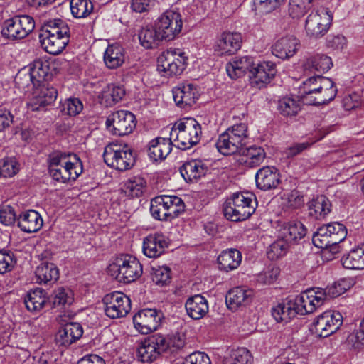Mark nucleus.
I'll return each instance as SVG.
<instances>
[{"mask_svg": "<svg viewBox=\"0 0 364 364\" xmlns=\"http://www.w3.org/2000/svg\"><path fill=\"white\" fill-rule=\"evenodd\" d=\"M39 39L44 50L52 55L60 54L70 41V28L66 23L60 19L46 22L42 26Z\"/></svg>", "mask_w": 364, "mask_h": 364, "instance_id": "f03ea898", "label": "nucleus"}, {"mask_svg": "<svg viewBox=\"0 0 364 364\" xmlns=\"http://www.w3.org/2000/svg\"><path fill=\"white\" fill-rule=\"evenodd\" d=\"M146 181L141 177H133L125 183L126 192L132 197H139L146 187Z\"/></svg>", "mask_w": 364, "mask_h": 364, "instance_id": "4d7b16f0", "label": "nucleus"}, {"mask_svg": "<svg viewBox=\"0 0 364 364\" xmlns=\"http://www.w3.org/2000/svg\"><path fill=\"white\" fill-rule=\"evenodd\" d=\"M47 301L48 297L46 291L36 288L28 292L24 302L28 311H39L46 304Z\"/></svg>", "mask_w": 364, "mask_h": 364, "instance_id": "4c0bfd02", "label": "nucleus"}, {"mask_svg": "<svg viewBox=\"0 0 364 364\" xmlns=\"http://www.w3.org/2000/svg\"><path fill=\"white\" fill-rule=\"evenodd\" d=\"M34 28L35 22L31 16H16L4 22L1 33L9 40H19L28 36Z\"/></svg>", "mask_w": 364, "mask_h": 364, "instance_id": "9d476101", "label": "nucleus"}, {"mask_svg": "<svg viewBox=\"0 0 364 364\" xmlns=\"http://www.w3.org/2000/svg\"><path fill=\"white\" fill-rule=\"evenodd\" d=\"M331 206L329 200L325 196H318L309 202V215L317 220L323 219L330 213Z\"/></svg>", "mask_w": 364, "mask_h": 364, "instance_id": "58836bf2", "label": "nucleus"}, {"mask_svg": "<svg viewBox=\"0 0 364 364\" xmlns=\"http://www.w3.org/2000/svg\"><path fill=\"white\" fill-rule=\"evenodd\" d=\"M70 10L75 18H85L93 11V4L90 0H71Z\"/></svg>", "mask_w": 364, "mask_h": 364, "instance_id": "8fccbe9b", "label": "nucleus"}, {"mask_svg": "<svg viewBox=\"0 0 364 364\" xmlns=\"http://www.w3.org/2000/svg\"><path fill=\"white\" fill-rule=\"evenodd\" d=\"M301 107L298 100L291 97H284L279 102L278 109L285 117H293L298 114Z\"/></svg>", "mask_w": 364, "mask_h": 364, "instance_id": "3c124183", "label": "nucleus"}, {"mask_svg": "<svg viewBox=\"0 0 364 364\" xmlns=\"http://www.w3.org/2000/svg\"><path fill=\"white\" fill-rule=\"evenodd\" d=\"M167 349L166 338L159 334L153 335L145 339L138 348V360L144 363H151Z\"/></svg>", "mask_w": 364, "mask_h": 364, "instance_id": "2eb2a0df", "label": "nucleus"}, {"mask_svg": "<svg viewBox=\"0 0 364 364\" xmlns=\"http://www.w3.org/2000/svg\"><path fill=\"white\" fill-rule=\"evenodd\" d=\"M14 82L18 89L25 90L31 85L34 86V78L29 70L22 69L16 74Z\"/></svg>", "mask_w": 364, "mask_h": 364, "instance_id": "680f3d73", "label": "nucleus"}, {"mask_svg": "<svg viewBox=\"0 0 364 364\" xmlns=\"http://www.w3.org/2000/svg\"><path fill=\"white\" fill-rule=\"evenodd\" d=\"M102 302L105 314L111 318L124 317L131 310L130 299L119 291L106 294Z\"/></svg>", "mask_w": 364, "mask_h": 364, "instance_id": "ddd939ff", "label": "nucleus"}, {"mask_svg": "<svg viewBox=\"0 0 364 364\" xmlns=\"http://www.w3.org/2000/svg\"><path fill=\"white\" fill-rule=\"evenodd\" d=\"M36 282L39 284L53 283L59 278V271L53 263L43 262L35 271Z\"/></svg>", "mask_w": 364, "mask_h": 364, "instance_id": "c9c22d12", "label": "nucleus"}, {"mask_svg": "<svg viewBox=\"0 0 364 364\" xmlns=\"http://www.w3.org/2000/svg\"><path fill=\"white\" fill-rule=\"evenodd\" d=\"M279 274V269L277 267H269L265 271L257 276V282L266 285L273 284Z\"/></svg>", "mask_w": 364, "mask_h": 364, "instance_id": "0e129e2a", "label": "nucleus"}, {"mask_svg": "<svg viewBox=\"0 0 364 364\" xmlns=\"http://www.w3.org/2000/svg\"><path fill=\"white\" fill-rule=\"evenodd\" d=\"M299 41L294 36H287L279 39L272 47V53L277 58L287 59L292 57L298 50Z\"/></svg>", "mask_w": 364, "mask_h": 364, "instance_id": "a878e982", "label": "nucleus"}, {"mask_svg": "<svg viewBox=\"0 0 364 364\" xmlns=\"http://www.w3.org/2000/svg\"><path fill=\"white\" fill-rule=\"evenodd\" d=\"M343 323V316L338 311H328L318 316L313 323L315 333L326 338L335 333Z\"/></svg>", "mask_w": 364, "mask_h": 364, "instance_id": "f3484780", "label": "nucleus"}, {"mask_svg": "<svg viewBox=\"0 0 364 364\" xmlns=\"http://www.w3.org/2000/svg\"><path fill=\"white\" fill-rule=\"evenodd\" d=\"M154 25L161 38L166 41L173 40L183 27L181 15L172 10L166 11L155 21Z\"/></svg>", "mask_w": 364, "mask_h": 364, "instance_id": "9b49d317", "label": "nucleus"}, {"mask_svg": "<svg viewBox=\"0 0 364 364\" xmlns=\"http://www.w3.org/2000/svg\"><path fill=\"white\" fill-rule=\"evenodd\" d=\"M247 126L240 123L229 127L221 134L215 144L217 149L223 155L240 153L247 143Z\"/></svg>", "mask_w": 364, "mask_h": 364, "instance_id": "39448f33", "label": "nucleus"}, {"mask_svg": "<svg viewBox=\"0 0 364 364\" xmlns=\"http://www.w3.org/2000/svg\"><path fill=\"white\" fill-rule=\"evenodd\" d=\"M289 247V245L282 237H279L270 245L267 256L270 260H276L287 253Z\"/></svg>", "mask_w": 364, "mask_h": 364, "instance_id": "5fc2aeb1", "label": "nucleus"}, {"mask_svg": "<svg viewBox=\"0 0 364 364\" xmlns=\"http://www.w3.org/2000/svg\"><path fill=\"white\" fill-rule=\"evenodd\" d=\"M241 44L240 33L224 32L216 42L215 51L219 55H233L241 48Z\"/></svg>", "mask_w": 364, "mask_h": 364, "instance_id": "6ab92c4d", "label": "nucleus"}, {"mask_svg": "<svg viewBox=\"0 0 364 364\" xmlns=\"http://www.w3.org/2000/svg\"><path fill=\"white\" fill-rule=\"evenodd\" d=\"M256 198L249 193H235L224 204L225 217L231 221H243L255 211Z\"/></svg>", "mask_w": 364, "mask_h": 364, "instance_id": "20e7f679", "label": "nucleus"}, {"mask_svg": "<svg viewBox=\"0 0 364 364\" xmlns=\"http://www.w3.org/2000/svg\"><path fill=\"white\" fill-rule=\"evenodd\" d=\"M256 186L263 191L276 188L280 183L279 173L274 166H264L255 175Z\"/></svg>", "mask_w": 364, "mask_h": 364, "instance_id": "4be33fe9", "label": "nucleus"}, {"mask_svg": "<svg viewBox=\"0 0 364 364\" xmlns=\"http://www.w3.org/2000/svg\"><path fill=\"white\" fill-rule=\"evenodd\" d=\"M14 114L9 105L0 108V132L9 129L14 123Z\"/></svg>", "mask_w": 364, "mask_h": 364, "instance_id": "e2e57ef3", "label": "nucleus"}, {"mask_svg": "<svg viewBox=\"0 0 364 364\" xmlns=\"http://www.w3.org/2000/svg\"><path fill=\"white\" fill-rule=\"evenodd\" d=\"M168 242L161 234H151L144 239L143 252L150 258H155L160 256L165 248L168 247Z\"/></svg>", "mask_w": 364, "mask_h": 364, "instance_id": "b1692460", "label": "nucleus"}, {"mask_svg": "<svg viewBox=\"0 0 364 364\" xmlns=\"http://www.w3.org/2000/svg\"><path fill=\"white\" fill-rule=\"evenodd\" d=\"M304 204V197L298 191H291L287 195L286 204L287 207L292 209H298L302 207Z\"/></svg>", "mask_w": 364, "mask_h": 364, "instance_id": "338daca9", "label": "nucleus"}, {"mask_svg": "<svg viewBox=\"0 0 364 364\" xmlns=\"http://www.w3.org/2000/svg\"><path fill=\"white\" fill-rule=\"evenodd\" d=\"M173 97L177 106L187 109L196 103L198 92L193 84H180L173 89Z\"/></svg>", "mask_w": 364, "mask_h": 364, "instance_id": "aec40b11", "label": "nucleus"}, {"mask_svg": "<svg viewBox=\"0 0 364 364\" xmlns=\"http://www.w3.org/2000/svg\"><path fill=\"white\" fill-rule=\"evenodd\" d=\"M332 65L333 63L330 57L323 54H317L306 60L304 64V68L305 70L324 73L328 71Z\"/></svg>", "mask_w": 364, "mask_h": 364, "instance_id": "37998d69", "label": "nucleus"}, {"mask_svg": "<svg viewBox=\"0 0 364 364\" xmlns=\"http://www.w3.org/2000/svg\"><path fill=\"white\" fill-rule=\"evenodd\" d=\"M329 25V19L325 14L321 16L318 12L311 13L306 20L305 30L310 38H318L327 33Z\"/></svg>", "mask_w": 364, "mask_h": 364, "instance_id": "412c9836", "label": "nucleus"}, {"mask_svg": "<svg viewBox=\"0 0 364 364\" xmlns=\"http://www.w3.org/2000/svg\"><path fill=\"white\" fill-rule=\"evenodd\" d=\"M162 313L156 309H144L133 316L135 328L141 334L156 331L161 323Z\"/></svg>", "mask_w": 364, "mask_h": 364, "instance_id": "dca6fc26", "label": "nucleus"}, {"mask_svg": "<svg viewBox=\"0 0 364 364\" xmlns=\"http://www.w3.org/2000/svg\"><path fill=\"white\" fill-rule=\"evenodd\" d=\"M187 314L193 319H200L208 312L206 299L200 294L189 297L185 304Z\"/></svg>", "mask_w": 364, "mask_h": 364, "instance_id": "c756f323", "label": "nucleus"}, {"mask_svg": "<svg viewBox=\"0 0 364 364\" xmlns=\"http://www.w3.org/2000/svg\"><path fill=\"white\" fill-rule=\"evenodd\" d=\"M306 234V228L300 221H291L283 225L279 230V237H282L289 245L301 240Z\"/></svg>", "mask_w": 364, "mask_h": 364, "instance_id": "2f4dec72", "label": "nucleus"}, {"mask_svg": "<svg viewBox=\"0 0 364 364\" xmlns=\"http://www.w3.org/2000/svg\"><path fill=\"white\" fill-rule=\"evenodd\" d=\"M18 171L16 161L13 159H4L0 165V175L11 177Z\"/></svg>", "mask_w": 364, "mask_h": 364, "instance_id": "69168bd1", "label": "nucleus"}, {"mask_svg": "<svg viewBox=\"0 0 364 364\" xmlns=\"http://www.w3.org/2000/svg\"><path fill=\"white\" fill-rule=\"evenodd\" d=\"M291 304V301L289 299L287 304H279L272 308V315L277 322L288 323L296 316V311Z\"/></svg>", "mask_w": 364, "mask_h": 364, "instance_id": "49530a36", "label": "nucleus"}, {"mask_svg": "<svg viewBox=\"0 0 364 364\" xmlns=\"http://www.w3.org/2000/svg\"><path fill=\"white\" fill-rule=\"evenodd\" d=\"M251 293L250 290H247L240 287L230 290L226 296L228 306L235 311L238 307L246 305L250 301Z\"/></svg>", "mask_w": 364, "mask_h": 364, "instance_id": "e433bc0d", "label": "nucleus"}, {"mask_svg": "<svg viewBox=\"0 0 364 364\" xmlns=\"http://www.w3.org/2000/svg\"><path fill=\"white\" fill-rule=\"evenodd\" d=\"M139 39L143 47L146 49L153 48L159 45L163 38L159 35L155 25L153 27L143 28L139 33Z\"/></svg>", "mask_w": 364, "mask_h": 364, "instance_id": "a18cd8bd", "label": "nucleus"}, {"mask_svg": "<svg viewBox=\"0 0 364 364\" xmlns=\"http://www.w3.org/2000/svg\"><path fill=\"white\" fill-rule=\"evenodd\" d=\"M253 357L245 348H239L231 351L226 364H252Z\"/></svg>", "mask_w": 364, "mask_h": 364, "instance_id": "603ef678", "label": "nucleus"}, {"mask_svg": "<svg viewBox=\"0 0 364 364\" xmlns=\"http://www.w3.org/2000/svg\"><path fill=\"white\" fill-rule=\"evenodd\" d=\"M62 107L63 112L69 116H76L79 114L83 109V105L78 98L67 99L62 105Z\"/></svg>", "mask_w": 364, "mask_h": 364, "instance_id": "052dcab7", "label": "nucleus"}, {"mask_svg": "<svg viewBox=\"0 0 364 364\" xmlns=\"http://www.w3.org/2000/svg\"><path fill=\"white\" fill-rule=\"evenodd\" d=\"M109 269L111 272H117L116 279L124 284L136 281L143 273L142 265L139 261L130 255H122L117 257Z\"/></svg>", "mask_w": 364, "mask_h": 364, "instance_id": "1a4fd4ad", "label": "nucleus"}, {"mask_svg": "<svg viewBox=\"0 0 364 364\" xmlns=\"http://www.w3.org/2000/svg\"><path fill=\"white\" fill-rule=\"evenodd\" d=\"M200 124L194 118H183L176 122L171 130L170 136L175 146L187 150L198 144L201 139Z\"/></svg>", "mask_w": 364, "mask_h": 364, "instance_id": "7ed1b4c3", "label": "nucleus"}, {"mask_svg": "<svg viewBox=\"0 0 364 364\" xmlns=\"http://www.w3.org/2000/svg\"><path fill=\"white\" fill-rule=\"evenodd\" d=\"M48 171L56 181H75L82 172V164L75 154L55 151L48 156Z\"/></svg>", "mask_w": 364, "mask_h": 364, "instance_id": "f257e3e1", "label": "nucleus"}, {"mask_svg": "<svg viewBox=\"0 0 364 364\" xmlns=\"http://www.w3.org/2000/svg\"><path fill=\"white\" fill-rule=\"evenodd\" d=\"M183 364H211V362L207 354L198 351L189 355Z\"/></svg>", "mask_w": 364, "mask_h": 364, "instance_id": "774afa93", "label": "nucleus"}, {"mask_svg": "<svg viewBox=\"0 0 364 364\" xmlns=\"http://www.w3.org/2000/svg\"><path fill=\"white\" fill-rule=\"evenodd\" d=\"M29 70L34 78V86L38 85L43 81L50 80L52 73L50 71V65L48 61L36 60L31 65Z\"/></svg>", "mask_w": 364, "mask_h": 364, "instance_id": "a19ab883", "label": "nucleus"}, {"mask_svg": "<svg viewBox=\"0 0 364 364\" xmlns=\"http://www.w3.org/2000/svg\"><path fill=\"white\" fill-rule=\"evenodd\" d=\"M103 159L108 166L121 171L130 169L135 163L133 150L127 144L114 142L105 147Z\"/></svg>", "mask_w": 364, "mask_h": 364, "instance_id": "0eeeda50", "label": "nucleus"}, {"mask_svg": "<svg viewBox=\"0 0 364 364\" xmlns=\"http://www.w3.org/2000/svg\"><path fill=\"white\" fill-rule=\"evenodd\" d=\"M184 203L176 196H159L151 201L150 212L159 220L171 221L184 211Z\"/></svg>", "mask_w": 364, "mask_h": 364, "instance_id": "423d86ee", "label": "nucleus"}, {"mask_svg": "<svg viewBox=\"0 0 364 364\" xmlns=\"http://www.w3.org/2000/svg\"><path fill=\"white\" fill-rule=\"evenodd\" d=\"M321 85H322V88L319 89L316 93L314 94L312 99L308 100L309 105H323L328 103L335 98L337 94V88L331 79H321Z\"/></svg>", "mask_w": 364, "mask_h": 364, "instance_id": "c85d7f7f", "label": "nucleus"}, {"mask_svg": "<svg viewBox=\"0 0 364 364\" xmlns=\"http://www.w3.org/2000/svg\"><path fill=\"white\" fill-rule=\"evenodd\" d=\"M16 259L12 252L0 250V274L10 272L14 267Z\"/></svg>", "mask_w": 364, "mask_h": 364, "instance_id": "bf43d9fd", "label": "nucleus"}, {"mask_svg": "<svg viewBox=\"0 0 364 364\" xmlns=\"http://www.w3.org/2000/svg\"><path fill=\"white\" fill-rule=\"evenodd\" d=\"M172 145L173 140L171 137H157L149 142L148 155L154 161L164 159L171 151Z\"/></svg>", "mask_w": 364, "mask_h": 364, "instance_id": "cd10ccee", "label": "nucleus"}, {"mask_svg": "<svg viewBox=\"0 0 364 364\" xmlns=\"http://www.w3.org/2000/svg\"><path fill=\"white\" fill-rule=\"evenodd\" d=\"M314 245L320 249H330L331 252H336L333 242H332L331 235L328 232V228L323 226L319 228L314 234L312 237Z\"/></svg>", "mask_w": 364, "mask_h": 364, "instance_id": "de8ad7c7", "label": "nucleus"}, {"mask_svg": "<svg viewBox=\"0 0 364 364\" xmlns=\"http://www.w3.org/2000/svg\"><path fill=\"white\" fill-rule=\"evenodd\" d=\"M151 279L158 286H166L171 282V269L168 267L153 268Z\"/></svg>", "mask_w": 364, "mask_h": 364, "instance_id": "13d9d810", "label": "nucleus"}, {"mask_svg": "<svg viewBox=\"0 0 364 364\" xmlns=\"http://www.w3.org/2000/svg\"><path fill=\"white\" fill-rule=\"evenodd\" d=\"M73 301L72 291L68 289L60 287L57 289L53 294V307L64 306L70 305Z\"/></svg>", "mask_w": 364, "mask_h": 364, "instance_id": "6e6d98bb", "label": "nucleus"}, {"mask_svg": "<svg viewBox=\"0 0 364 364\" xmlns=\"http://www.w3.org/2000/svg\"><path fill=\"white\" fill-rule=\"evenodd\" d=\"M240 154L242 156V161L245 166L249 168L259 166L266 158L264 149L261 146H244Z\"/></svg>", "mask_w": 364, "mask_h": 364, "instance_id": "473e14b6", "label": "nucleus"}, {"mask_svg": "<svg viewBox=\"0 0 364 364\" xmlns=\"http://www.w3.org/2000/svg\"><path fill=\"white\" fill-rule=\"evenodd\" d=\"M277 70L275 64L272 62H262L255 64L250 70V82L252 87L262 88L274 77Z\"/></svg>", "mask_w": 364, "mask_h": 364, "instance_id": "a211bd4d", "label": "nucleus"}, {"mask_svg": "<svg viewBox=\"0 0 364 364\" xmlns=\"http://www.w3.org/2000/svg\"><path fill=\"white\" fill-rule=\"evenodd\" d=\"M187 60L185 53L180 49H168L158 57L157 70L167 77L179 75L185 70Z\"/></svg>", "mask_w": 364, "mask_h": 364, "instance_id": "6e6552de", "label": "nucleus"}, {"mask_svg": "<svg viewBox=\"0 0 364 364\" xmlns=\"http://www.w3.org/2000/svg\"><path fill=\"white\" fill-rule=\"evenodd\" d=\"M343 266L349 269H364V254L361 249L357 247L351 250L341 259Z\"/></svg>", "mask_w": 364, "mask_h": 364, "instance_id": "c03bdc74", "label": "nucleus"}, {"mask_svg": "<svg viewBox=\"0 0 364 364\" xmlns=\"http://www.w3.org/2000/svg\"><path fill=\"white\" fill-rule=\"evenodd\" d=\"M290 300L296 315H306L313 313L322 306L326 301V296L323 291L308 289Z\"/></svg>", "mask_w": 364, "mask_h": 364, "instance_id": "f8f14e48", "label": "nucleus"}, {"mask_svg": "<svg viewBox=\"0 0 364 364\" xmlns=\"http://www.w3.org/2000/svg\"><path fill=\"white\" fill-rule=\"evenodd\" d=\"M321 79H327V77L321 75L314 76L309 77L303 82L301 99L304 102L308 104V100L312 99L314 94L322 88V85H321Z\"/></svg>", "mask_w": 364, "mask_h": 364, "instance_id": "09e8293b", "label": "nucleus"}, {"mask_svg": "<svg viewBox=\"0 0 364 364\" xmlns=\"http://www.w3.org/2000/svg\"><path fill=\"white\" fill-rule=\"evenodd\" d=\"M241 260L242 255L240 252L236 249L224 250L218 257L219 268L225 272L237 268Z\"/></svg>", "mask_w": 364, "mask_h": 364, "instance_id": "f704fd0d", "label": "nucleus"}, {"mask_svg": "<svg viewBox=\"0 0 364 364\" xmlns=\"http://www.w3.org/2000/svg\"><path fill=\"white\" fill-rule=\"evenodd\" d=\"M83 330L78 323H68L60 328L56 336L55 342L62 346H69L81 338Z\"/></svg>", "mask_w": 364, "mask_h": 364, "instance_id": "5701e85b", "label": "nucleus"}, {"mask_svg": "<svg viewBox=\"0 0 364 364\" xmlns=\"http://www.w3.org/2000/svg\"><path fill=\"white\" fill-rule=\"evenodd\" d=\"M34 97L31 102L33 110H38L54 102L58 96L57 90L51 86L41 85L33 93Z\"/></svg>", "mask_w": 364, "mask_h": 364, "instance_id": "bb28decb", "label": "nucleus"}, {"mask_svg": "<svg viewBox=\"0 0 364 364\" xmlns=\"http://www.w3.org/2000/svg\"><path fill=\"white\" fill-rule=\"evenodd\" d=\"M104 61L109 69H116L124 62V49L119 45L109 46L104 54Z\"/></svg>", "mask_w": 364, "mask_h": 364, "instance_id": "ea45409f", "label": "nucleus"}, {"mask_svg": "<svg viewBox=\"0 0 364 364\" xmlns=\"http://www.w3.org/2000/svg\"><path fill=\"white\" fill-rule=\"evenodd\" d=\"M254 65L255 63L251 57L235 58L227 64L226 70L228 75L234 79L242 76L247 71L250 72Z\"/></svg>", "mask_w": 364, "mask_h": 364, "instance_id": "72a5a7b5", "label": "nucleus"}, {"mask_svg": "<svg viewBox=\"0 0 364 364\" xmlns=\"http://www.w3.org/2000/svg\"><path fill=\"white\" fill-rule=\"evenodd\" d=\"M136 125V117L129 111L114 112L106 120L107 127L113 134L117 136H124L132 133Z\"/></svg>", "mask_w": 364, "mask_h": 364, "instance_id": "4468645a", "label": "nucleus"}, {"mask_svg": "<svg viewBox=\"0 0 364 364\" xmlns=\"http://www.w3.org/2000/svg\"><path fill=\"white\" fill-rule=\"evenodd\" d=\"M125 90L122 87L108 85L100 93L101 102L107 107H112L119 102L124 96Z\"/></svg>", "mask_w": 364, "mask_h": 364, "instance_id": "79ce46f5", "label": "nucleus"}, {"mask_svg": "<svg viewBox=\"0 0 364 364\" xmlns=\"http://www.w3.org/2000/svg\"><path fill=\"white\" fill-rule=\"evenodd\" d=\"M324 227L328 228V232L331 235L332 242L336 250L337 245L343 241L347 236L346 228L340 223H328Z\"/></svg>", "mask_w": 364, "mask_h": 364, "instance_id": "864d4df0", "label": "nucleus"}, {"mask_svg": "<svg viewBox=\"0 0 364 364\" xmlns=\"http://www.w3.org/2000/svg\"><path fill=\"white\" fill-rule=\"evenodd\" d=\"M208 170L206 164L200 159H192L186 161L180 168V172L186 181H197L205 176Z\"/></svg>", "mask_w": 364, "mask_h": 364, "instance_id": "393cba45", "label": "nucleus"}, {"mask_svg": "<svg viewBox=\"0 0 364 364\" xmlns=\"http://www.w3.org/2000/svg\"><path fill=\"white\" fill-rule=\"evenodd\" d=\"M18 225L25 232H36L41 228L43 220L38 212L28 210L19 215Z\"/></svg>", "mask_w": 364, "mask_h": 364, "instance_id": "7c9ffc66", "label": "nucleus"}]
</instances>
